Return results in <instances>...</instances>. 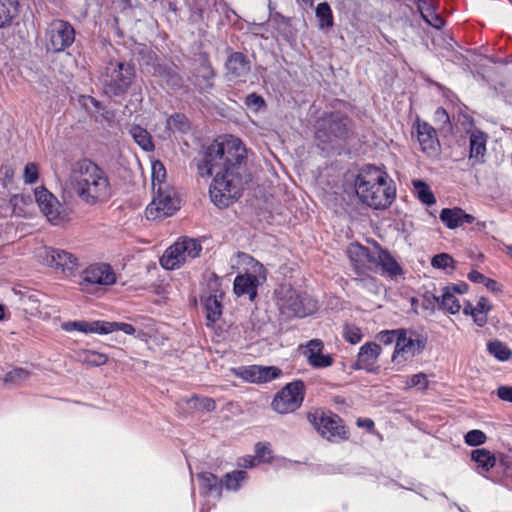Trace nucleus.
<instances>
[{
	"instance_id": "1",
	"label": "nucleus",
	"mask_w": 512,
	"mask_h": 512,
	"mask_svg": "<svg viewBox=\"0 0 512 512\" xmlns=\"http://www.w3.org/2000/svg\"><path fill=\"white\" fill-rule=\"evenodd\" d=\"M246 160V147L232 135L219 137L204 147L197 169L202 177L213 176L209 195L215 206L226 208L242 196L247 183Z\"/></svg>"
},
{
	"instance_id": "2",
	"label": "nucleus",
	"mask_w": 512,
	"mask_h": 512,
	"mask_svg": "<svg viewBox=\"0 0 512 512\" xmlns=\"http://www.w3.org/2000/svg\"><path fill=\"white\" fill-rule=\"evenodd\" d=\"M70 185L79 199L90 206L105 203L113 195L107 173L87 159L79 160L73 165Z\"/></svg>"
},
{
	"instance_id": "3",
	"label": "nucleus",
	"mask_w": 512,
	"mask_h": 512,
	"mask_svg": "<svg viewBox=\"0 0 512 512\" xmlns=\"http://www.w3.org/2000/svg\"><path fill=\"white\" fill-rule=\"evenodd\" d=\"M388 174L375 165H364L354 179V189L359 201L370 208H388L396 197L393 181Z\"/></svg>"
},
{
	"instance_id": "4",
	"label": "nucleus",
	"mask_w": 512,
	"mask_h": 512,
	"mask_svg": "<svg viewBox=\"0 0 512 512\" xmlns=\"http://www.w3.org/2000/svg\"><path fill=\"white\" fill-rule=\"evenodd\" d=\"M352 135V120L341 111L325 112L316 121L315 139L323 153L329 154L335 142H346Z\"/></svg>"
},
{
	"instance_id": "5",
	"label": "nucleus",
	"mask_w": 512,
	"mask_h": 512,
	"mask_svg": "<svg viewBox=\"0 0 512 512\" xmlns=\"http://www.w3.org/2000/svg\"><path fill=\"white\" fill-rule=\"evenodd\" d=\"M278 307L285 318H304L315 313L317 301L306 292H299L291 286H281L278 291Z\"/></svg>"
},
{
	"instance_id": "6",
	"label": "nucleus",
	"mask_w": 512,
	"mask_h": 512,
	"mask_svg": "<svg viewBox=\"0 0 512 512\" xmlns=\"http://www.w3.org/2000/svg\"><path fill=\"white\" fill-rule=\"evenodd\" d=\"M198 36L202 38L198 53H194V64L199 63L197 73H194V89L203 94L213 88L215 72L209 61V51L212 48L213 35L198 27Z\"/></svg>"
},
{
	"instance_id": "7",
	"label": "nucleus",
	"mask_w": 512,
	"mask_h": 512,
	"mask_svg": "<svg viewBox=\"0 0 512 512\" xmlns=\"http://www.w3.org/2000/svg\"><path fill=\"white\" fill-rule=\"evenodd\" d=\"M236 258L237 264L250 266L253 273L238 274L233 282V291L238 297L248 296L250 301H254L258 295L259 276L262 275L263 280H266L265 268L247 253L238 252Z\"/></svg>"
},
{
	"instance_id": "8",
	"label": "nucleus",
	"mask_w": 512,
	"mask_h": 512,
	"mask_svg": "<svg viewBox=\"0 0 512 512\" xmlns=\"http://www.w3.org/2000/svg\"><path fill=\"white\" fill-rule=\"evenodd\" d=\"M307 419L321 437L330 442L339 443L349 438V430L338 414L316 409L308 412Z\"/></svg>"
},
{
	"instance_id": "9",
	"label": "nucleus",
	"mask_w": 512,
	"mask_h": 512,
	"mask_svg": "<svg viewBox=\"0 0 512 512\" xmlns=\"http://www.w3.org/2000/svg\"><path fill=\"white\" fill-rule=\"evenodd\" d=\"M153 193V199L145 210L148 220L162 221L180 208L181 201L173 187L157 188Z\"/></svg>"
},
{
	"instance_id": "10",
	"label": "nucleus",
	"mask_w": 512,
	"mask_h": 512,
	"mask_svg": "<svg viewBox=\"0 0 512 512\" xmlns=\"http://www.w3.org/2000/svg\"><path fill=\"white\" fill-rule=\"evenodd\" d=\"M135 71L125 62L109 63L103 76L104 91L109 96L125 94L132 84Z\"/></svg>"
},
{
	"instance_id": "11",
	"label": "nucleus",
	"mask_w": 512,
	"mask_h": 512,
	"mask_svg": "<svg viewBox=\"0 0 512 512\" xmlns=\"http://www.w3.org/2000/svg\"><path fill=\"white\" fill-rule=\"evenodd\" d=\"M305 392L306 387L302 380L297 379L287 383L275 394L271 408L278 414L293 413L302 406Z\"/></svg>"
},
{
	"instance_id": "12",
	"label": "nucleus",
	"mask_w": 512,
	"mask_h": 512,
	"mask_svg": "<svg viewBox=\"0 0 512 512\" xmlns=\"http://www.w3.org/2000/svg\"><path fill=\"white\" fill-rule=\"evenodd\" d=\"M116 280V274L110 265L97 263L88 266L81 272L79 285L83 292L94 293L100 287L115 284Z\"/></svg>"
},
{
	"instance_id": "13",
	"label": "nucleus",
	"mask_w": 512,
	"mask_h": 512,
	"mask_svg": "<svg viewBox=\"0 0 512 512\" xmlns=\"http://www.w3.org/2000/svg\"><path fill=\"white\" fill-rule=\"evenodd\" d=\"M37 257L46 266L60 270L63 274H72L78 267V259L70 252L52 247H42Z\"/></svg>"
},
{
	"instance_id": "14",
	"label": "nucleus",
	"mask_w": 512,
	"mask_h": 512,
	"mask_svg": "<svg viewBox=\"0 0 512 512\" xmlns=\"http://www.w3.org/2000/svg\"><path fill=\"white\" fill-rule=\"evenodd\" d=\"M34 195L39 209L50 223L59 225L68 220V213L64 206L46 188H36Z\"/></svg>"
},
{
	"instance_id": "15",
	"label": "nucleus",
	"mask_w": 512,
	"mask_h": 512,
	"mask_svg": "<svg viewBox=\"0 0 512 512\" xmlns=\"http://www.w3.org/2000/svg\"><path fill=\"white\" fill-rule=\"evenodd\" d=\"M47 50L54 53L63 52L75 41L73 26L64 20H54L47 31Z\"/></svg>"
},
{
	"instance_id": "16",
	"label": "nucleus",
	"mask_w": 512,
	"mask_h": 512,
	"mask_svg": "<svg viewBox=\"0 0 512 512\" xmlns=\"http://www.w3.org/2000/svg\"><path fill=\"white\" fill-rule=\"evenodd\" d=\"M426 346V339L418 336L412 338L407 336V331L403 329L395 345L392 355V361L396 364L404 363L409 359L419 355Z\"/></svg>"
},
{
	"instance_id": "17",
	"label": "nucleus",
	"mask_w": 512,
	"mask_h": 512,
	"mask_svg": "<svg viewBox=\"0 0 512 512\" xmlns=\"http://www.w3.org/2000/svg\"><path fill=\"white\" fill-rule=\"evenodd\" d=\"M192 239L184 237L168 247L160 258L161 266L166 270L179 268L186 260V254H190Z\"/></svg>"
},
{
	"instance_id": "18",
	"label": "nucleus",
	"mask_w": 512,
	"mask_h": 512,
	"mask_svg": "<svg viewBox=\"0 0 512 512\" xmlns=\"http://www.w3.org/2000/svg\"><path fill=\"white\" fill-rule=\"evenodd\" d=\"M413 129L416 131L421 151L429 157L436 156L440 149V143L435 128L427 122L417 120Z\"/></svg>"
},
{
	"instance_id": "19",
	"label": "nucleus",
	"mask_w": 512,
	"mask_h": 512,
	"mask_svg": "<svg viewBox=\"0 0 512 512\" xmlns=\"http://www.w3.org/2000/svg\"><path fill=\"white\" fill-rule=\"evenodd\" d=\"M324 343L320 339L309 340L304 346L303 355L310 366L317 369L327 368L333 365L331 354H323Z\"/></svg>"
},
{
	"instance_id": "20",
	"label": "nucleus",
	"mask_w": 512,
	"mask_h": 512,
	"mask_svg": "<svg viewBox=\"0 0 512 512\" xmlns=\"http://www.w3.org/2000/svg\"><path fill=\"white\" fill-rule=\"evenodd\" d=\"M381 346L376 342H366L358 352L357 360L352 364L354 370L373 372V366L381 354Z\"/></svg>"
},
{
	"instance_id": "21",
	"label": "nucleus",
	"mask_w": 512,
	"mask_h": 512,
	"mask_svg": "<svg viewBox=\"0 0 512 512\" xmlns=\"http://www.w3.org/2000/svg\"><path fill=\"white\" fill-rule=\"evenodd\" d=\"M417 10L421 18L431 27L440 30L445 25V20L438 13L439 4L436 0H415Z\"/></svg>"
},
{
	"instance_id": "22",
	"label": "nucleus",
	"mask_w": 512,
	"mask_h": 512,
	"mask_svg": "<svg viewBox=\"0 0 512 512\" xmlns=\"http://www.w3.org/2000/svg\"><path fill=\"white\" fill-rule=\"evenodd\" d=\"M225 67L230 80L245 78L251 71V62L242 52H233L229 55Z\"/></svg>"
},
{
	"instance_id": "23",
	"label": "nucleus",
	"mask_w": 512,
	"mask_h": 512,
	"mask_svg": "<svg viewBox=\"0 0 512 512\" xmlns=\"http://www.w3.org/2000/svg\"><path fill=\"white\" fill-rule=\"evenodd\" d=\"M224 297V293L221 292H212L210 294L201 295V303L205 312L207 326L214 324L216 321L220 319L222 316L223 305L222 299Z\"/></svg>"
},
{
	"instance_id": "24",
	"label": "nucleus",
	"mask_w": 512,
	"mask_h": 512,
	"mask_svg": "<svg viewBox=\"0 0 512 512\" xmlns=\"http://www.w3.org/2000/svg\"><path fill=\"white\" fill-rule=\"evenodd\" d=\"M200 494L208 501H217L222 495L223 483L216 475L210 472L198 474Z\"/></svg>"
},
{
	"instance_id": "25",
	"label": "nucleus",
	"mask_w": 512,
	"mask_h": 512,
	"mask_svg": "<svg viewBox=\"0 0 512 512\" xmlns=\"http://www.w3.org/2000/svg\"><path fill=\"white\" fill-rule=\"evenodd\" d=\"M439 219L448 229H456L464 224H471L475 218L466 213L460 207L443 208L440 211Z\"/></svg>"
},
{
	"instance_id": "26",
	"label": "nucleus",
	"mask_w": 512,
	"mask_h": 512,
	"mask_svg": "<svg viewBox=\"0 0 512 512\" xmlns=\"http://www.w3.org/2000/svg\"><path fill=\"white\" fill-rule=\"evenodd\" d=\"M487 135L474 129L469 133V158L482 162L486 153Z\"/></svg>"
},
{
	"instance_id": "27",
	"label": "nucleus",
	"mask_w": 512,
	"mask_h": 512,
	"mask_svg": "<svg viewBox=\"0 0 512 512\" xmlns=\"http://www.w3.org/2000/svg\"><path fill=\"white\" fill-rule=\"evenodd\" d=\"M471 460L476 464V470L484 475L496 465L495 455L486 448H476L471 451Z\"/></svg>"
},
{
	"instance_id": "28",
	"label": "nucleus",
	"mask_w": 512,
	"mask_h": 512,
	"mask_svg": "<svg viewBox=\"0 0 512 512\" xmlns=\"http://www.w3.org/2000/svg\"><path fill=\"white\" fill-rule=\"evenodd\" d=\"M377 264L382 268L383 272L391 279L403 274V268L397 262L395 257L387 249H379Z\"/></svg>"
},
{
	"instance_id": "29",
	"label": "nucleus",
	"mask_w": 512,
	"mask_h": 512,
	"mask_svg": "<svg viewBox=\"0 0 512 512\" xmlns=\"http://www.w3.org/2000/svg\"><path fill=\"white\" fill-rule=\"evenodd\" d=\"M190 130V121L182 113H175L166 120V132L168 136L173 134H186Z\"/></svg>"
},
{
	"instance_id": "30",
	"label": "nucleus",
	"mask_w": 512,
	"mask_h": 512,
	"mask_svg": "<svg viewBox=\"0 0 512 512\" xmlns=\"http://www.w3.org/2000/svg\"><path fill=\"white\" fill-rule=\"evenodd\" d=\"M129 133L133 140L146 152L154 150V144L150 133L139 125H132Z\"/></svg>"
},
{
	"instance_id": "31",
	"label": "nucleus",
	"mask_w": 512,
	"mask_h": 512,
	"mask_svg": "<svg viewBox=\"0 0 512 512\" xmlns=\"http://www.w3.org/2000/svg\"><path fill=\"white\" fill-rule=\"evenodd\" d=\"M415 194L419 201L426 206L436 203V198L430 186L422 179H415L412 182Z\"/></svg>"
},
{
	"instance_id": "32",
	"label": "nucleus",
	"mask_w": 512,
	"mask_h": 512,
	"mask_svg": "<svg viewBox=\"0 0 512 512\" xmlns=\"http://www.w3.org/2000/svg\"><path fill=\"white\" fill-rule=\"evenodd\" d=\"M315 15L318 19V27L321 30L329 29L334 24L333 13L328 2H321L315 9Z\"/></svg>"
},
{
	"instance_id": "33",
	"label": "nucleus",
	"mask_w": 512,
	"mask_h": 512,
	"mask_svg": "<svg viewBox=\"0 0 512 512\" xmlns=\"http://www.w3.org/2000/svg\"><path fill=\"white\" fill-rule=\"evenodd\" d=\"M165 179L166 169L164 164L159 160L153 161L151 164V180L153 191L157 190V188H164L165 186H168L165 183Z\"/></svg>"
},
{
	"instance_id": "34",
	"label": "nucleus",
	"mask_w": 512,
	"mask_h": 512,
	"mask_svg": "<svg viewBox=\"0 0 512 512\" xmlns=\"http://www.w3.org/2000/svg\"><path fill=\"white\" fill-rule=\"evenodd\" d=\"M488 352L499 361H507L512 356L510 348L499 340L489 341L487 344Z\"/></svg>"
},
{
	"instance_id": "35",
	"label": "nucleus",
	"mask_w": 512,
	"mask_h": 512,
	"mask_svg": "<svg viewBox=\"0 0 512 512\" xmlns=\"http://www.w3.org/2000/svg\"><path fill=\"white\" fill-rule=\"evenodd\" d=\"M248 478V473L244 470H234L227 473L222 481L223 487L227 490L237 491L242 482Z\"/></svg>"
},
{
	"instance_id": "36",
	"label": "nucleus",
	"mask_w": 512,
	"mask_h": 512,
	"mask_svg": "<svg viewBox=\"0 0 512 512\" xmlns=\"http://www.w3.org/2000/svg\"><path fill=\"white\" fill-rule=\"evenodd\" d=\"M439 310L455 315L461 310V304L454 294L451 293V296L447 297L446 290L442 289L439 301Z\"/></svg>"
},
{
	"instance_id": "37",
	"label": "nucleus",
	"mask_w": 512,
	"mask_h": 512,
	"mask_svg": "<svg viewBox=\"0 0 512 512\" xmlns=\"http://www.w3.org/2000/svg\"><path fill=\"white\" fill-rule=\"evenodd\" d=\"M431 266L435 269L450 272L455 268V261L449 254L439 253L432 257Z\"/></svg>"
},
{
	"instance_id": "38",
	"label": "nucleus",
	"mask_w": 512,
	"mask_h": 512,
	"mask_svg": "<svg viewBox=\"0 0 512 512\" xmlns=\"http://www.w3.org/2000/svg\"><path fill=\"white\" fill-rule=\"evenodd\" d=\"M16 13L17 7L14 2H0V28L10 24Z\"/></svg>"
},
{
	"instance_id": "39",
	"label": "nucleus",
	"mask_w": 512,
	"mask_h": 512,
	"mask_svg": "<svg viewBox=\"0 0 512 512\" xmlns=\"http://www.w3.org/2000/svg\"><path fill=\"white\" fill-rule=\"evenodd\" d=\"M258 380L257 383H267L279 378L282 375V370L276 366H261L258 365Z\"/></svg>"
},
{
	"instance_id": "40",
	"label": "nucleus",
	"mask_w": 512,
	"mask_h": 512,
	"mask_svg": "<svg viewBox=\"0 0 512 512\" xmlns=\"http://www.w3.org/2000/svg\"><path fill=\"white\" fill-rule=\"evenodd\" d=\"M30 377V372L24 368L16 367L7 372L3 378L4 383L10 385H17L26 381Z\"/></svg>"
},
{
	"instance_id": "41",
	"label": "nucleus",
	"mask_w": 512,
	"mask_h": 512,
	"mask_svg": "<svg viewBox=\"0 0 512 512\" xmlns=\"http://www.w3.org/2000/svg\"><path fill=\"white\" fill-rule=\"evenodd\" d=\"M79 332L85 333V334H106V321H79Z\"/></svg>"
},
{
	"instance_id": "42",
	"label": "nucleus",
	"mask_w": 512,
	"mask_h": 512,
	"mask_svg": "<svg viewBox=\"0 0 512 512\" xmlns=\"http://www.w3.org/2000/svg\"><path fill=\"white\" fill-rule=\"evenodd\" d=\"M80 358L84 363L92 366H101L106 364L108 361L107 355L94 350L83 351L80 355Z\"/></svg>"
},
{
	"instance_id": "43",
	"label": "nucleus",
	"mask_w": 512,
	"mask_h": 512,
	"mask_svg": "<svg viewBox=\"0 0 512 512\" xmlns=\"http://www.w3.org/2000/svg\"><path fill=\"white\" fill-rule=\"evenodd\" d=\"M203 284L206 285V292L204 294H210L212 292H221L220 280L217 274L213 271H205L202 276Z\"/></svg>"
},
{
	"instance_id": "44",
	"label": "nucleus",
	"mask_w": 512,
	"mask_h": 512,
	"mask_svg": "<svg viewBox=\"0 0 512 512\" xmlns=\"http://www.w3.org/2000/svg\"><path fill=\"white\" fill-rule=\"evenodd\" d=\"M14 293L20 296V301L26 309H37V304L39 303L37 293L30 290L22 291L16 289H14Z\"/></svg>"
},
{
	"instance_id": "45",
	"label": "nucleus",
	"mask_w": 512,
	"mask_h": 512,
	"mask_svg": "<svg viewBox=\"0 0 512 512\" xmlns=\"http://www.w3.org/2000/svg\"><path fill=\"white\" fill-rule=\"evenodd\" d=\"M258 365L241 366L236 370V376L246 382L257 383Z\"/></svg>"
},
{
	"instance_id": "46",
	"label": "nucleus",
	"mask_w": 512,
	"mask_h": 512,
	"mask_svg": "<svg viewBox=\"0 0 512 512\" xmlns=\"http://www.w3.org/2000/svg\"><path fill=\"white\" fill-rule=\"evenodd\" d=\"M487 440L486 434L478 429L468 431L464 436V442L471 447H478Z\"/></svg>"
},
{
	"instance_id": "47",
	"label": "nucleus",
	"mask_w": 512,
	"mask_h": 512,
	"mask_svg": "<svg viewBox=\"0 0 512 512\" xmlns=\"http://www.w3.org/2000/svg\"><path fill=\"white\" fill-rule=\"evenodd\" d=\"M215 5V0H194V15L203 20L205 17L209 16L211 13L212 6ZM196 20L194 19V23Z\"/></svg>"
},
{
	"instance_id": "48",
	"label": "nucleus",
	"mask_w": 512,
	"mask_h": 512,
	"mask_svg": "<svg viewBox=\"0 0 512 512\" xmlns=\"http://www.w3.org/2000/svg\"><path fill=\"white\" fill-rule=\"evenodd\" d=\"M439 301L440 295L437 296L431 291H425L422 294V308L429 311L431 314H433L436 309L439 310Z\"/></svg>"
},
{
	"instance_id": "49",
	"label": "nucleus",
	"mask_w": 512,
	"mask_h": 512,
	"mask_svg": "<svg viewBox=\"0 0 512 512\" xmlns=\"http://www.w3.org/2000/svg\"><path fill=\"white\" fill-rule=\"evenodd\" d=\"M325 472L329 474L357 475L360 474V468L351 464L329 465L326 467Z\"/></svg>"
},
{
	"instance_id": "50",
	"label": "nucleus",
	"mask_w": 512,
	"mask_h": 512,
	"mask_svg": "<svg viewBox=\"0 0 512 512\" xmlns=\"http://www.w3.org/2000/svg\"><path fill=\"white\" fill-rule=\"evenodd\" d=\"M343 337L350 344H357L362 339V332L354 324H346L343 328Z\"/></svg>"
},
{
	"instance_id": "51",
	"label": "nucleus",
	"mask_w": 512,
	"mask_h": 512,
	"mask_svg": "<svg viewBox=\"0 0 512 512\" xmlns=\"http://www.w3.org/2000/svg\"><path fill=\"white\" fill-rule=\"evenodd\" d=\"M272 450L270 448L269 443L264 442H258L255 445V455L254 457H257V462H265V463H271L272 457H271Z\"/></svg>"
},
{
	"instance_id": "52",
	"label": "nucleus",
	"mask_w": 512,
	"mask_h": 512,
	"mask_svg": "<svg viewBox=\"0 0 512 512\" xmlns=\"http://www.w3.org/2000/svg\"><path fill=\"white\" fill-rule=\"evenodd\" d=\"M404 328H398L393 330H383L380 331L376 338L377 340L384 344V345H390L395 342V345H397L398 338L400 336V332L403 331Z\"/></svg>"
},
{
	"instance_id": "53",
	"label": "nucleus",
	"mask_w": 512,
	"mask_h": 512,
	"mask_svg": "<svg viewBox=\"0 0 512 512\" xmlns=\"http://www.w3.org/2000/svg\"><path fill=\"white\" fill-rule=\"evenodd\" d=\"M244 103L253 112H258L266 106L264 98L257 93L248 94Z\"/></svg>"
},
{
	"instance_id": "54",
	"label": "nucleus",
	"mask_w": 512,
	"mask_h": 512,
	"mask_svg": "<svg viewBox=\"0 0 512 512\" xmlns=\"http://www.w3.org/2000/svg\"><path fill=\"white\" fill-rule=\"evenodd\" d=\"M353 281L355 282L356 286L365 288L370 292H376L378 289L377 279L369 275L356 277L353 279Z\"/></svg>"
},
{
	"instance_id": "55",
	"label": "nucleus",
	"mask_w": 512,
	"mask_h": 512,
	"mask_svg": "<svg viewBox=\"0 0 512 512\" xmlns=\"http://www.w3.org/2000/svg\"><path fill=\"white\" fill-rule=\"evenodd\" d=\"M114 331H122L125 334L133 335L136 330L131 324L128 323L106 321V334L112 333Z\"/></svg>"
},
{
	"instance_id": "56",
	"label": "nucleus",
	"mask_w": 512,
	"mask_h": 512,
	"mask_svg": "<svg viewBox=\"0 0 512 512\" xmlns=\"http://www.w3.org/2000/svg\"><path fill=\"white\" fill-rule=\"evenodd\" d=\"M39 168L35 163H28L24 167L23 178L27 184H33L38 180Z\"/></svg>"
},
{
	"instance_id": "57",
	"label": "nucleus",
	"mask_w": 512,
	"mask_h": 512,
	"mask_svg": "<svg viewBox=\"0 0 512 512\" xmlns=\"http://www.w3.org/2000/svg\"><path fill=\"white\" fill-rule=\"evenodd\" d=\"M79 102L90 113L102 109V104L91 96L83 95L80 97Z\"/></svg>"
},
{
	"instance_id": "58",
	"label": "nucleus",
	"mask_w": 512,
	"mask_h": 512,
	"mask_svg": "<svg viewBox=\"0 0 512 512\" xmlns=\"http://www.w3.org/2000/svg\"><path fill=\"white\" fill-rule=\"evenodd\" d=\"M442 289L446 290V296H451V293L456 294H465L468 292L469 285L466 282H458V283H450L444 286Z\"/></svg>"
},
{
	"instance_id": "59",
	"label": "nucleus",
	"mask_w": 512,
	"mask_h": 512,
	"mask_svg": "<svg viewBox=\"0 0 512 512\" xmlns=\"http://www.w3.org/2000/svg\"><path fill=\"white\" fill-rule=\"evenodd\" d=\"M202 408L203 410L210 412L216 408V403L210 398H200L194 394V409Z\"/></svg>"
},
{
	"instance_id": "60",
	"label": "nucleus",
	"mask_w": 512,
	"mask_h": 512,
	"mask_svg": "<svg viewBox=\"0 0 512 512\" xmlns=\"http://www.w3.org/2000/svg\"><path fill=\"white\" fill-rule=\"evenodd\" d=\"M410 387H420L426 389L428 387V380L424 373H417L410 377L408 382Z\"/></svg>"
},
{
	"instance_id": "61",
	"label": "nucleus",
	"mask_w": 512,
	"mask_h": 512,
	"mask_svg": "<svg viewBox=\"0 0 512 512\" xmlns=\"http://www.w3.org/2000/svg\"><path fill=\"white\" fill-rule=\"evenodd\" d=\"M96 113H98V115L95 116L96 121H104L108 124H111L115 117L113 111L105 109L103 106L102 109L96 111Z\"/></svg>"
},
{
	"instance_id": "62",
	"label": "nucleus",
	"mask_w": 512,
	"mask_h": 512,
	"mask_svg": "<svg viewBox=\"0 0 512 512\" xmlns=\"http://www.w3.org/2000/svg\"><path fill=\"white\" fill-rule=\"evenodd\" d=\"M499 399L512 403V386L502 385L497 388Z\"/></svg>"
},
{
	"instance_id": "63",
	"label": "nucleus",
	"mask_w": 512,
	"mask_h": 512,
	"mask_svg": "<svg viewBox=\"0 0 512 512\" xmlns=\"http://www.w3.org/2000/svg\"><path fill=\"white\" fill-rule=\"evenodd\" d=\"M258 464L257 457L251 455L240 457L237 460V465L242 468H253Z\"/></svg>"
},
{
	"instance_id": "64",
	"label": "nucleus",
	"mask_w": 512,
	"mask_h": 512,
	"mask_svg": "<svg viewBox=\"0 0 512 512\" xmlns=\"http://www.w3.org/2000/svg\"><path fill=\"white\" fill-rule=\"evenodd\" d=\"M475 309L476 312H479V314H488V312H490L492 309V305L486 297L482 296L479 298Z\"/></svg>"
}]
</instances>
